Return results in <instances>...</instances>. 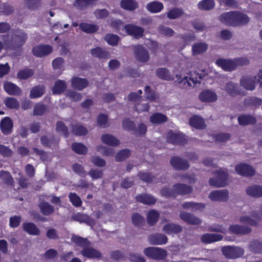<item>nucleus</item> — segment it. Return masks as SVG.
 I'll use <instances>...</instances> for the list:
<instances>
[{"mask_svg":"<svg viewBox=\"0 0 262 262\" xmlns=\"http://www.w3.org/2000/svg\"><path fill=\"white\" fill-rule=\"evenodd\" d=\"M144 253L147 257L157 260L165 259L167 255L166 250L155 247L145 248Z\"/></svg>","mask_w":262,"mask_h":262,"instance_id":"nucleus-4","label":"nucleus"},{"mask_svg":"<svg viewBox=\"0 0 262 262\" xmlns=\"http://www.w3.org/2000/svg\"><path fill=\"white\" fill-rule=\"evenodd\" d=\"M215 177L211 178L209 180L210 186L216 187H223L227 185L228 174L226 172L216 170L214 172Z\"/></svg>","mask_w":262,"mask_h":262,"instance_id":"nucleus-5","label":"nucleus"},{"mask_svg":"<svg viewBox=\"0 0 262 262\" xmlns=\"http://www.w3.org/2000/svg\"><path fill=\"white\" fill-rule=\"evenodd\" d=\"M184 13L182 9L174 8L169 10L167 13V17L170 19H175L181 17Z\"/></svg>","mask_w":262,"mask_h":262,"instance_id":"nucleus-59","label":"nucleus"},{"mask_svg":"<svg viewBox=\"0 0 262 262\" xmlns=\"http://www.w3.org/2000/svg\"><path fill=\"white\" fill-rule=\"evenodd\" d=\"M256 121V118L251 115L243 114L238 117V123L242 126L254 125Z\"/></svg>","mask_w":262,"mask_h":262,"instance_id":"nucleus-34","label":"nucleus"},{"mask_svg":"<svg viewBox=\"0 0 262 262\" xmlns=\"http://www.w3.org/2000/svg\"><path fill=\"white\" fill-rule=\"evenodd\" d=\"M0 179L2 182L8 187L11 188L15 186V181L10 172L7 170L0 171Z\"/></svg>","mask_w":262,"mask_h":262,"instance_id":"nucleus-28","label":"nucleus"},{"mask_svg":"<svg viewBox=\"0 0 262 262\" xmlns=\"http://www.w3.org/2000/svg\"><path fill=\"white\" fill-rule=\"evenodd\" d=\"M13 127V123L10 117H6L1 120L0 128L3 134L6 135L10 134L12 132Z\"/></svg>","mask_w":262,"mask_h":262,"instance_id":"nucleus-17","label":"nucleus"},{"mask_svg":"<svg viewBox=\"0 0 262 262\" xmlns=\"http://www.w3.org/2000/svg\"><path fill=\"white\" fill-rule=\"evenodd\" d=\"M146 8L150 13H157L161 12L164 9V6L162 3L155 1L148 3Z\"/></svg>","mask_w":262,"mask_h":262,"instance_id":"nucleus-39","label":"nucleus"},{"mask_svg":"<svg viewBox=\"0 0 262 262\" xmlns=\"http://www.w3.org/2000/svg\"><path fill=\"white\" fill-rule=\"evenodd\" d=\"M124 29L128 35L133 36L136 39L141 38L144 35V29L140 26L133 24H127L124 26Z\"/></svg>","mask_w":262,"mask_h":262,"instance_id":"nucleus-12","label":"nucleus"},{"mask_svg":"<svg viewBox=\"0 0 262 262\" xmlns=\"http://www.w3.org/2000/svg\"><path fill=\"white\" fill-rule=\"evenodd\" d=\"M72 150L76 154L84 155L88 152V148L81 143L75 142L71 145Z\"/></svg>","mask_w":262,"mask_h":262,"instance_id":"nucleus-56","label":"nucleus"},{"mask_svg":"<svg viewBox=\"0 0 262 262\" xmlns=\"http://www.w3.org/2000/svg\"><path fill=\"white\" fill-rule=\"evenodd\" d=\"M122 127L123 129L128 131L134 132L136 130L135 123L129 118H125L123 120Z\"/></svg>","mask_w":262,"mask_h":262,"instance_id":"nucleus-64","label":"nucleus"},{"mask_svg":"<svg viewBox=\"0 0 262 262\" xmlns=\"http://www.w3.org/2000/svg\"><path fill=\"white\" fill-rule=\"evenodd\" d=\"M45 93V86L43 84H38L33 86L31 91L29 97L36 99L41 97Z\"/></svg>","mask_w":262,"mask_h":262,"instance_id":"nucleus-35","label":"nucleus"},{"mask_svg":"<svg viewBox=\"0 0 262 262\" xmlns=\"http://www.w3.org/2000/svg\"><path fill=\"white\" fill-rule=\"evenodd\" d=\"M101 139L102 142L107 145L117 146L120 144L119 140L115 137L110 134H102Z\"/></svg>","mask_w":262,"mask_h":262,"instance_id":"nucleus-37","label":"nucleus"},{"mask_svg":"<svg viewBox=\"0 0 262 262\" xmlns=\"http://www.w3.org/2000/svg\"><path fill=\"white\" fill-rule=\"evenodd\" d=\"M79 29L86 33L92 34L97 32L99 27L97 25L81 23L79 25Z\"/></svg>","mask_w":262,"mask_h":262,"instance_id":"nucleus-44","label":"nucleus"},{"mask_svg":"<svg viewBox=\"0 0 262 262\" xmlns=\"http://www.w3.org/2000/svg\"><path fill=\"white\" fill-rule=\"evenodd\" d=\"M4 104L10 109L18 110L20 106L19 101L13 97L6 98L4 101Z\"/></svg>","mask_w":262,"mask_h":262,"instance_id":"nucleus-58","label":"nucleus"},{"mask_svg":"<svg viewBox=\"0 0 262 262\" xmlns=\"http://www.w3.org/2000/svg\"><path fill=\"white\" fill-rule=\"evenodd\" d=\"M80 253L89 259L100 258L102 256V254L99 251L90 247V246L82 249Z\"/></svg>","mask_w":262,"mask_h":262,"instance_id":"nucleus-19","label":"nucleus"},{"mask_svg":"<svg viewBox=\"0 0 262 262\" xmlns=\"http://www.w3.org/2000/svg\"><path fill=\"white\" fill-rule=\"evenodd\" d=\"M28 37V34L24 30L19 28L14 29L9 45L14 50L19 49L26 43Z\"/></svg>","mask_w":262,"mask_h":262,"instance_id":"nucleus-2","label":"nucleus"},{"mask_svg":"<svg viewBox=\"0 0 262 262\" xmlns=\"http://www.w3.org/2000/svg\"><path fill=\"white\" fill-rule=\"evenodd\" d=\"M71 241L77 246L84 248V247H88L90 245V241L86 238H83L78 235L75 234L73 235L71 238Z\"/></svg>","mask_w":262,"mask_h":262,"instance_id":"nucleus-45","label":"nucleus"},{"mask_svg":"<svg viewBox=\"0 0 262 262\" xmlns=\"http://www.w3.org/2000/svg\"><path fill=\"white\" fill-rule=\"evenodd\" d=\"M171 166L177 170H186L190 167L188 161L178 156H173L170 160Z\"/></svg>","mask_w":262,"mask_h":262,"instance_id":"nucleus-8","label":"nucleus"},{"mask_svg":"<svg viewBox=\"0 0 262 262\" xmlns=\"http://www.w3.org/2000/svg\"><path fill=\"white\" fill-rule=\"evenodd\" d=\"M22 227L23 230L29 235L37 236L40 234V229L34 223H23Z\"/></svg>","mask_w":262,"mask_h":262,"instance_id":"nucleus-25","label":"nucleus"},{"mask_svg":"<svg viewBox=\"0 0 262 262\" xmlns=\"http://www.w3.org/2000/svg\"><path fill=\"white\" fill-rule=\"evenodd\" d=\"M199 99L202 102H214L217 100V96L214 92L205 90L200 94Z\"/></svg>","mask_w":262,"mask_h":262,"instance_id":"nucleus-16","label":"nucleus"},{"mask_svg":"<svg viewBox=\"0 0 262 262\" xmlns=\"http://www.w3.org/2000/svg\"><path fill=\"white\" fill-rule=\"evenodd\" d=\"M223 254L227 258L235 259L242 256L244 254L243 249L234 246H224L221 249Z\"/></svg>","mask_w":262,"mask_h":262,"instance_id":"nucleus-6","label":"nucleus"},{"mask_svg":"<svg viewBox=\"0 0 262 262\" xmlns=\"http://www.w3.org/2000/svg\"><path fill=\"white\" fill-rule=\"evenodd\" d=\"M189 123L191 126L198 129H203L206 127L203 118L196 115L189 118Z\"/></svg>","mask_w":262,"mask_h":262,"instance_id":"nucleus-24","label":"nucleus"},{"mask_svg":"<svg viewBox=\"0 0 262 262\" xmlns=\"http://www.w3.org/2000/svg\"><path fill=\"white\" fill-rule=\"evenodd\" d=\"M180 217L184 222L190 225H199L201 220L190 213L182 211L180 213Z\"/></svg>","mask_w":262,"mask_h":262,"instance_id":"nucleus-23","label":"nucleus"},{"mask_svg":"<svg viewBox=\"0 0 262 262\" xmlns=\"http://www.w3.org/2000/svg\"><path fill=\"white\" fill-rule=\"evenodd\" d=\"M120 7L124 10L132 11L139 7V4L135 0H121Z\"/></svg>","mask_w":262,"mask_h":262,"instance_id":"nucleus-42","label":"nucleus"},{"mask_svg":"<svg viewBox=\"0 0 262 262\" xmlns=\"http://www.w3.org/2000/svg\"><path fill=\"white\" fill-rule=\"evenodd\" d=\"M149 120L152 124H160L166 122L167 121V117L162 113H155L150 116Z\"/></svg>","mask_w":262,"mask_h":262,"instance_id":"nucleus-46","label":"nucleus"},{"mask_svg":"<svg viewBox=\"0 0 262 262\" xmlns=\"http://www.w3.org/2000/svg\"><path fill=\"white\" fill-rule=\"evenodd\" d=\"M223 236L217 233H205L202 235L201 239L202 243L210 244L222 241Z\"/></svg>","mask_w":262,"mask_h":262,"instance_id":"nucleus-29","label":"nucleus"},{"mask_svg":"<svg viewBox=\"0 0 262 262\" xmlns=\"http://www.w3.org/2000/svg\"><path fill=\"white\" fill-rule=\"evenodd\" d=\"M132 221L135 226L139 228L144 226L145 224V218L138 212L133 213Z\"/></svg>","mask_w":262,"mask_h":262,"instance_id":"nucleus-48","label":"nucleus"},{"mask_svg":"<svg viewBox=\"0 0 262 262\" xmlns=\"http://www.w3.org/2000/svg\"><path fill=\"white\" fill-rule=\"evenodd\" d=\"M72 132L76 136H85L88 134V129L82 125L77 124L72 126Z\"/></svg>","mask_w":262,"mask_h":262,"instance_id":"nucleus-61","label":"nucleus"},{"mask_svg":"<svg viewBox=\"0 0 262 262\" xmlns=\"http://www.w3.org/2000/svg\"><path fill=\"white\" fill-rule=\"evenodd\" d=\"M198 8L202 10H210L213 9L215 6L214 0H202L198 4Z\"/></svg>","mask_w":262,"mask_h":262,"instance_id":"nucleus-55","label":"nucleus"},{"mask_svg":"<svg viewBox=\"0 0 262 262\" xmlns=\"http://www.w3.org/2000/svg\"><path fill=\"white\" fill-rule=\"evenodd\" d=\"M166 141L174 145L184 146L187 143L185 135L180 132L169 130L166 134Z\"/></svg>","mask_w":262,"mask_h":262,"instance_id":"nucleus-3","label":"nucleus"},{"mask_svg":"<svg viewBox=\"0 0 262 262\" xmlns=\"http://www.w3.org/2000/svg\"><path fill=\"white\" fill-rule=\"evenodd\" d=\"M249 20L247 14L235 11V27L245 26L249 23Z\"/></svg>","mask_w":262,"mask_h":262,"instance_id":"nucleus-41","label":"nucleus"},{"mask_svg":"<svg viewBox=\"0 0 262 262\" xmlns=\"http://www.w3.org/2000/svg\"><path fill=\"white\" fill-rule=\"evenodd\" d=\"M134 54L137 60L141 62H145L149 59L148 50L142 45H138L134 47Z\"/></svg>","mask_w":262,"mask_h":262,"instance_id":"nucleus-11","label":"nucleus"},{"mask_svg":"<svg viewBox=\"0 0 262 262\" xmlns=\"http://www.w3.org/2000/svg\"><path fill=\"white\" fill-rule=\"evenodd\" d=\"M131 155V151L128 149H123L118 151L116 156L117 162H122L127 159Z\"/></svg>","mask_w":262,"mask_h":262,"instance_id":"nucleus-60","label":"nucleus"},{"mask_svg":"<svg viewBox=\"0 0 262 262\" xmlns=\"http://www.w3.org/2000/svg\"><path fill=\"white\" fill-rule=\"evenodd\" d=\"M250 251L255 254H262V241L255 239L250 242L249 245Z\"/></svg>","mask_w":262,"mask_h":262,"instance_id":"nucleus-54","label":"nucleus"},{"mask_svg":"<svg viewBox=\"0 0 262 262\" xmlns=\"http://www.w3.org/2000/svg\"><path fill=\"white\" fill-rule=\"evenodd\" d=\"M150 244L154 245H162L166 244L168 242L167 237L162 233H155L150 235L148 237Z\"/></svg>","mask_w":262,"mask_h":262,"instance_id":"nucleus-21","label":"nucleus"},{"mask_svg":"<svg viewBox=\"0 0 262 262\" xmlns=\"http://www.w3.org/2000/svg\"><path fill=\"white\" fill-rule=\"evenodd\" d=\"M90 53L93 57L99 59H108L111 57L110 52L105 48H102L100 47H96L91 49Z\"/></svg>","mask_w":262,"mask_h":262,"instance_id":"nucleus-15","label":"nucleus"},{"mask_svg":"<svg viewBox=\"0 0 262 262\" xmlns=\"http://www.w3.org/2000/svg\"><path fill=\"white\" fill-rule=\"evenodd\" d=\"M160 213L155 209L149 210L147 212L146 219L148 225L149 226H153L156 224L159 221Z\"/></svg>","mask_w":262,"mask_h":262,"instance_id":"nucleus-40","label":"nucleus"},{"mask_svg":"<svg viewBox=\"0 0 262 262\" xmlns=\"http://www.w3.org/2000/svg\"><path fill=\"white\" fill-rule=\"evenodd\" d=\"M3 88L5 92L10 95H19L21 93V90L16 84L9 81L4 83Z\"/></svg>","mask_w":262,"mask_h":262,"instance_id":"nucleus-22","label":"nucleus"},{"mask_svg":"<svg viewBox=\"0 0 262 262\" xmlns=\"http://www.w3.org/2000/svg\"><path fill=\"white\" fill-rule=\"evenodd\" d=\"M229 230L232 233L238 235L248 234L251 232L250 227L240 225H232L230 226Z\"/></svg>","mask_w":262,"mask_h":262,"instance_id":"nucleus-27","label":"nucleus"},{"mask_svg":"<svg viewBox=\"0 0 262 262\" xmlns=\"http://www.w3.org/2000/svg\"><path fill=\"white\" fill-rule=\"evenodd\" d=\"M53 51L52 47L49 45L40 44L32 48V52L36 57H43L50 54Z\"/></svg>","mask_w":262,"mask_h":262,"instance_id":"nucleus-9","label":"nucleus"},{"mask_svg":"<svg viewBox=\"0 0 262 262\" xmlns=\"http://www.w3.org/2000/svg\"><path fill=\"white\" fill-rule=\"evenodd\" d=\"M246 193L249 196L259 198L262 197V186L254 185L249 186L246 190Z\"/></svg>","mask_w":262,"mask_h":262,"instance_id":"nucleus-33","label":"nucleus"},{"mask_svg":"<svg viewBox=\"0 0 262 262\" xmlns=\"http://www.w3.org/2000/svg\"><path fill=\"white\" fill-rule=\"evenodd\" d=\"M184 209H191L192 211L202 210L205 208V205L202 203H195L193 202H184L182 204Z\"/></svg>","mask_w":262,"mask_h":262,"instance_id":"nucleus-52","label":"nucleus"},{"mask_svg":"<svg viewBox=\"0 0 262 262\" xmlns=\"http://www.w3.org/2000/svg\"><path fill=\"white\" fill-rule=\"evenodd\" d=\"M59 140L52 135L49 137L47 135H43L40 138V142L41 144L46 147L52 148V146H57Z\"/></svg>","mask_w":262,"mask_h":262,"instance_id":"nucleus-26","label":"nucleus"},{"mask_svg":"<svg viewBox=\"0 0 262 262\" xmlns=\"http://www.w3.org/2000/svg\"><path fill=\"white\" fill-rule=\"evenodd\" d=\"M119 39L120 37L114 34H107L104 37V40L112 46H116L118 44Z\"/></svg>","mask_w":262,"mask_h":262,"instance_id":"nucleus-63","label":"nucleus"},{"mask_svg":"<svg viewBox=\"0 0 262 262\" xmlns=\"http://www.w3.org/2000/svg\"><path fill=\"white\" fill-rule=\"evenodd\" d=\"M220 20L223 24L228 26L235 27V11H231L222 14L220 16Z\"/></svg>","mask_w":262,"mask_h":262,"instance_id":"nucleus-14","label":"nucleus"},{"mask_svg":"<svg viewBox=\"0 0 262 262\" xmlns=\"http://www.w3.org/2000/svg\"><path fill=\"white\" fill-rule=\"evenodd\" d=\"M208 197L212 201L226 202L229 198V192L227 189L213 190Z\"/></svg>","mask_w":262,"mask_h":262,"instance_id":"nucleus-10","label":"nucleus"},{"mask_svg":"<svg viewBox=\"0 0 262 262\" xmlns=\"http://www.w3.org/2000/svg\"><path fill=\"white\" fill-rule=\"evenodd\" d=\"M56 130L57 132L62 133L66 138H68L69 136L68 128L62 121H59L57 122Z\"/></svg>","mask_w":262,"mask_h":262,"instance_id":"nucleus-62","label":"nucleus"},{"mask_svg":"<svg viewBox=\"0 0 262 262\" xmlns=\"http://www.w3.org/2000/svg\"><path fill=\"white\" fill-rule=\"evenodd\" d=\"M66 82L64 80H57L53 87L52 92L54 94H61L66 91Z\"/></svg>","mask_w":262,"mask_h":262,"instance_id":"nucleus-47","label":"nucleus"},{"mask_svg":"<svg viewBox=\"0 0 262 262\" xmlns=\"http://www.w3.org/2000/svg\"><path fill=\"white\" fill-rule=\"evenodd\" d=\"M215 63L225 71H232L236 69V63L234 59L219 58L216 60Z\"/></svg>","mask_w":262,"mask_h":262,"instance_id":"nucleus-13","label":"nucleus"},{"mask_svg":"<svg viewBox=\"0 0 262 262\" xmlns=\"http://www.w3.org/2000/svg\"><path fill=\"white\" fill-rule=\"evenodd\" d=\"M262 104V99L256 97H249L244 100V104L248 106L258 107Z\"/></svg>","mask_w":262,"mask_h":262,"instance_id":"nucleus-51","label":"nucleus"},{"mask_svg":"<svg viewBox=\"0 0 262 262\" xmlns=\"http://www.w3.org/2000/svg\"><path fill=\"white\" fill-rule=\"evenodd\" d=\"M162 230L168 235L176 234L182 232V227L176 224L168 223L163 226Z\"/></svg>","mask_w":262,"mask_h":262,"instance_id":"nucleus-31","label":"nucleus"},{"mask_svg":"<svg viewBox=\"0 0 262 262\" xmlns=\"http://www.w3.org/2000/svg\"><path fill=\"white\" fill-rule=\"evenodd\" d=\"M89 81L86 78L74 77L71 79L72 87L79 91H82L89 85Z\"/></svg>","mask_w":262,"mask_h":262,"instance_id":"nucleus-20","label":"nucleus"},{"mask_svg":"<svg viewBox=\"0 0 262 262\" xmlns=\"http://www.w3.org/2000/svg\"><path fill=\"white\" fill-rule=\"evenodd\" d=\"M136 199L137 202L148 205H154L157 202L155 198L147 193L138 194L136 196Z\"/></svg>","mask_w":262,"mask_h":262,"instance_id":"nucleus-30","label":"nucleus"},{"mask_svg":"<svg viewBox=\"0 0 262 262\" xmlns=\"http://www.w3.org/2000/svg\"><path fill=\"white\" fill-rule=\"evenodd\" d=\"M235 170L239 175L245 177H251L255 173V169L252 166L244 163L237 164Z\"/></svg>","mask_w":262,"mask_h":262,"instance_id":"nucleus-7","label":"nucleus"},{"mask_svg":"<svg viewBox=\"0 0 262 262\" xmlns=\"http://www.w3.org/2000/svg\"><path fill=\"white\" fill-rule=\"evenodd\" d=\"M48 106L41 102L35 104L33 110V115L35 116H42L46 112H49Z\"/></svg>","mask_w":262,"mask_h":262,"instance_id":"nucleus-49","label":"nucleus"},{"mask_svg":"<svg viewBox=\"0 0 262 262\" xmlns=\"http://www.w3.org/2000/svg\"><path fill=\"white\" fill-rule=\"evenodd\" d=\"M173 188L176 189V195H186L191 193L192 188L191 186L185 184L177 183L173 185Z\"/></svg>","mask_w":262,"mask_h":262,"instance_id":"nucleus-32","label":"nucleus"},{"mask_svg":"<svg viewBox=\"0 0 262 262\" xmlns=\"http://www.w3.org/2000/svg\"><path fill=\"white\" fill-rule=\"evenodd\" d=\"M156 74L159 78L162 80L169 81L173 79L170 71L166 68H158L156 71Z\"/></svg>","mask_w":262,"mask_h":262,"instance_id":"nucleus-43","label":"nucleus"},{"mask_svg":"<svg viewBox=\"0 0 262 262\" xmlns=\"http://www.w3.org/2000/svg\"><path fill=\"white\" fill-rule=\"evenodd\" d=\"M190 77L188 79L187 76H183L182 75H177L176 77L177 80L175 81L177 84L182 88H187L191 86L190 81L193 84V86L195 85L197 83H201V80L203 79L204 74L199 73L196 72H190Z\"/></svg>","mask_w":262,"mask_h":262,"instance_id":"nucleus-1","label":"nucleus"},{"mask_svg":"<svg viewBox=\"0 0 262 262\" xmlns=\"http://www.w3.org/2000/svg\"><path fill=\"white\" fill-rule=\"evenodd\" d=\"M225 90L232 96H235L240 94L238 84L233 83L232 82L226 83Z\"/></svg>","mask_w":262,"mask_h":262,"instance_id":"nucleus-50","label":"nucleus"},{"mask_svg":"<svg viewBox=\"0 0 262 262\" xmlns=\"http://www.w3.org/2000/svg\"><path fill=\"white\" fill-rule=\"evenodd\" d=\"M256 79V76H242L240 80V83L245 89L253 91L255 89Z\"/></svg>","mask_w":262,"mask_h":262,"instance_id":"nucleus-18","label":"nucleus"},{"mask_svg":"<svg viewBox=\"0 0 262 262\" xmlns=\"http://www.w3.org/2000/svg\"><path fill=\"white\" fill-rule=\"evenodd\" d=\"M34 74V70L25 68L19 70L17 73V78L21 80H26L31 77Z\"/></svg>","mask_w":262,"mask_h":262,"instance_id":"nucleus-53","label":"nucleus"},{"mask_svg":"<svg viewBox=\"0 0 262 262\" xmlns=\"http://www.w3.org/2000/svg\"><path fill=\"white\" fill-rule=\"evenodd\" d=\"M38 207L41 213L46 216L50 215L55 211L54 207L46 201L41 202Z\"/></svg>","mask_w":262,"mask_h":262,"instance_id":"nucleus-38","label":"nucleus"},{"mask_svg":"<svg viewBox=\"0 0 262 262\" xmlns=\"http://www.w3.org/2000/svg\"><path fill=\"white\" fill-rule=\"evenodd\" d=\"M208 48L207 43L203 42L194 43L192 46L193 55H198L205 53Z\"/></svg>","mask_w":262,"mask_h":262,"instance_id":"nucleus-36","label":"nucleus"},{"mask_svg":"<svg viewBox=\"0 0 262 262\" xmlns=\"http://www.w3.org/2000/svg\"><path fill=\"white\" fill-rule=\"evenodd\" d=\"M138 177L141 180L147 183H151L156 179V176L149 172L140 171L138 173Z\"/></svg>","mask_w":262,"mask_h":262,"instance_id":"nucleus-57","label":"nucleus"}]
</instances>
